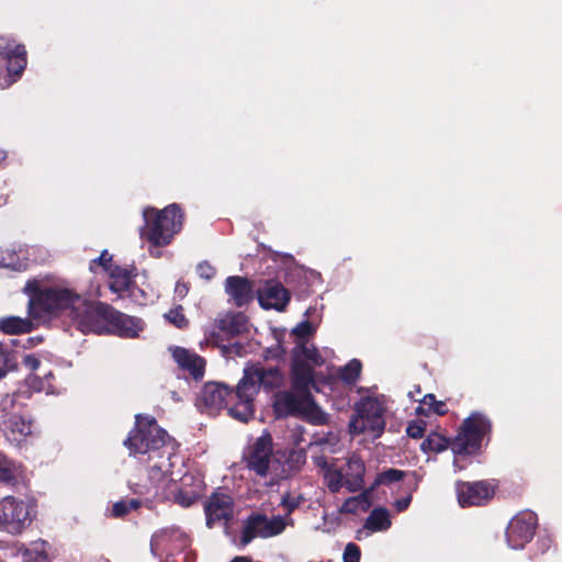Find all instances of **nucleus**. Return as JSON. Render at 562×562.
Here are the masks:
<instances>
[{
    "instance_id": "nucleus-1",
    "label": "nucleus",
    "mask_w": 562,
    "mask_h": 562,
    "mask_svg": "<svg viewBox=\"0 0 562 562\" xmlns=\"http://www.w3.org/2000/svg\"><path fill=\"white\" fill-rule=\"evenodd\" d=\"M30 315L40 318L44 313H65L83 333L114 334L123 338H136L145 328V322L130 316L103 303H92L65 285L37 288L27 283Z\"/></svg>"
},
{
    "instance_id": "nucleus-2",
    "label": "nucleus",
    "mask_w": 562,
    "mask_h": 562,
    "mask_svg": "<svg viewBox=\"0 0 562 562\" xmlns=\"http://www.w3.org/2000/svg\"><path fill=\"white\" fill-rule=\"evenodd\" d=\"M284 382V372L279 367H265L260 362L246 366L237 383V405L231 408L233 418L247 423L254 417V402L260 389L272 392L283 386Z\"/></svg>"
},
{
    "instance_id": "nucleus-3",
    "label": "nucleus",
    "mask_w": 562,
    "mask_h": 562,
    "mask_svg": "<svg viewBox=\"0 0 562 562\" xmlns=\"http://www.w3.org/2000/svg\"><path fill=\"white\" fill-rule=\"evenodd\" d=\"M492 431L490 417L481 412H472L463 419L451 440V450L454 454H481L491 440Z\"/></svg>"
},
{
    "instance_id": "nucleus-4",
    "label": "nucleus",
    "mask_w": 562,
    "mask_h": 562,
    "mask_svg": "<svg viewBox=\"0 0 562 562\" xmlns=\"http://www.w3.org/2000/svg\"><path fill=\"white\" fill-rule=\"evenodd\" d=\"M143 218L144 225L139 233L142 240L155 247L171 243L176 232V204H169L161 211L150 206L145 207Z\"/></svg>"
},
{
    "instance_id": "nucleus-5",
    "label": "nucleus",
    "mask_w": 562,
    "mask_h": 562,
    "mask_svg": "<svg viewBox=\"0 0 562 562\" xmlns=\"http://www.w3.org/2000/svg\"><path fill=\"white\" fill-rule=\"evenodd\" d=\"M169 436L153 416L137 414L135 427L130 431L124 445L133 453L145 454L164 447Z\"/></svg>"
},
{
    "instance_id": "nucleus-6",
    "label": "nucleus",
    "mask_w": 562,
    "mask_h": 562,
    "mask_svg": "<svg viewBox=\"0 0 562 562\" xmlns=\"http://www.w3.org/2000/svg\"><path fill=\"white\" fill-rule=\"evenodd\" d=\"M384 408L373 397L362 398L356 405V415L349 422V430L352 435L369 434L372 438L382 435L385 427L383 418Z\"/></svg>"
},
{
    "instance_id": "nucleus-7",
    "label": "nucleus",
    "mask_w": 562,
    "mask_h": 562,
    "mask_svg": "<svg viewBox=\"0 0 562 562\" xmlns=\"http://www.w3.org/2000/svg\"><path fill=\"white\" fill-rule=\"evenodd\" d=\"M34 517V506L24 499L7 496L0 501V530L10 535L22 533Z\"/></svg>"
},
{
    "instance_id": "nucleus-8",
    "label": "nucleus",
    "mask_w": 562,
    "mask_h": 562,
    "mask_svg": "<svg viewBox=\"0 0 562 562\" xmlns=\"http://www.w3.org/2000/svg\"><path fill=\"white\" fill-rule=\"evenodd\" d=\"M237 386L233 389L221 382L205 383L196 398L198 405L206 409L209 414H214L222 408H227L228 415L232 417L231 408L237 405Z\"/></svg>"
},
{
    "instance_id": "nucleus-9",
    "label": "nucleus",
    "mask_w": 562,
    "mask_h": 562,
    "mask_svg": "<svg viewBox=\"0 0 562 562\" xmlns=\"http://www.w3.org/2000/svg\"><path fill=\"white\" fill-rule=\"evenodd\" d=\"M315 407V402L311 393L289 391H278L273 395L272 408L277 418L289 416H299L308 413Z\"/></svg>"
},
{
    "instance_id": "nucleus-10",
    "label": "nucleus",
    "mask_w": 562,
    "mask_h": 562,
    "mask_svg": "<svg viewBox=\"0 0 562 562\" xmlns=\"http://www.w3.org/2000/svg\"><path fill=\"white\" fill-rule=\"evenodd\" d=\"M496 483L482 480L475 482H457L456 491L458 503L461 507L484 506L495 495Z\"/></svg>"
},
{
    "instance_id": "nucleus-11",
    "label": "nucleus",
    "mask_w": 562,
    "mask_h": 562,
    "mask_svg": "<svg viewBox=\"0 0 562 562\" xmlns=\"http://www.w3.org/2000/svg\"><path fill=\"white\" fill-rule=\"evenodd\" d=\"M537 525V515L531 510H522L514 516L506 528L509 547L513 549L524 548L533 538Z\"/></svg>"
},
{
    "instance_id": "nucleus-12",
    "label": "nucleus",
    "mask_w": 562,
    "mask_h": 562,
    "mask_svg": "<svg viewBox=\"0 0 562 562\" xmlns=\"http://www.w3.org/2000/svg\"><path fill=\"white\" fill-rule=\"evenodd\" d=\"M206 526L212 528L215 524H227L234 515V501L231 495L214 492L204 505Z\"/></svg>"
},
{
    "instance_id": "nucleus-13",
    "label": "nucleus",
    "mask_w": 562,
    "mask_h": 562,
    "mask_svg": "<svg viewBox=\"0 0 562 562\" xmlns=\"http://www.w3.org/2000/svg\"><path fill=\"white\" fill-rule=\"evenodd\" d=\"M257 299L263 310L283 312L291 300V293L281 282L266 280L263 286L257 290Z\"/></svg>"
},
{
    "instance_id": "nucleus-14",
    "label": "nucleus",
    "mask_w": 562,
    "mask_h": 562,
    "mask_svg": "<svg viewBox=\"0 0 562 562\" xmlns=\"http://www.w3.org/2000/svg\"><path fill=\"white\" fill-rule=\"evenodd\" d=\"M246 316L241 313H226L214 321V330L211 336L220 346L221 341L229 340L246 331Z\"/></svg>"
},
{
    "instance_id": "nucleus-15",
    "label": "nucleus",
    "mask_w": 562,
    "mask_h": 562,
    "mask_svg": "<svg viewBox=\"0 0 562 562\" xmlns=\"http://www.w3.org/2000/svg\"><path fill=\"white\" fill-rule=\"evenodd\" d=\"M205 484L199 471L187 472L178 480V504L189 507L204 493Z\"/></svg>"
},
{
    "instance_id": "nucleus-16",
    "label": "nucleus",
    "mask_w": 562,
    "mask_h": 562,
    "mask_svg": "<svg viewBox=\"0 0 562 562\" xmlns=\"http://www.w3.org/2000/svg\"><path fill=\"white\" fill-rule=\"evenodd\" d=\"M0 56L8 61L10 76L19 77L26 67V50L13 38L0 36Z\"/></svg>"
},
{
    "instance_id": "nucleus-17",
    "label": "nucleus",
    "mask_w": 562,
    "mask_h": 562,
    "mask_svg": "<svg viewBox=\"0 0 562 562\" xmlns=\"http://www.w3.org/2000/svg\"><path fill=\"white\" fill-rule=\"evenodd\" d=\"M225 292L237 307L248 305L255 296L254 282L246 277H227L225 280Z\"/></svg>"
},
{
    "instance_id": "nucleus-18",
    "label": "nucleus",
    "mask_w": 562,
    "mask_h": 562,
    "mask_svg": "<svg viewBox=\"0 0 562 562\" xmlns=\"http://www.w3.org/2000/svg\"><path fill=\"white\" fill-rule=\"evenodd\" d=\"M178 369L187 373L186 379L200 382L205 375L206 360L196 352L178 347Z\"/></svg>"
},
{
    "instance_id": "nucleus-19",
    "label": "nucleus",
    "mask_w": 562,
    "mask_h": 562,
    "mask_svg": "<svg viewBox=\"0 0 562 562\" xmlns=\"http://www.w3.org/2000/svg\"><path fill=\"white\" fill-rule=\"evenodd\" d=\"M314 384V368L297 355H292L291 362V387L295 392L311 393L310 387Z\"/></svg>"
},
{
    "instance_id": "nucleus-20",
    "label": "nucleus",
    "mask_w": 562,
    "mask_h": 562,
    "mask_svg": "<svg viewBox=\"0 0 562 562\" xmlns=\"http://www.w3.org/2000/svg\"><path fill=\"white\" fill-rule=\"evenodd\" d=\"M2 430L9 442L20 445L21 441L31 434V423L21 415L13 414L2 422Z\"/></svg>"
},
{
    "instance_id": "nucleus-21",
    "label": "nucleus",
    "mask_w": 562,
    "mask_h": 562,
    "mask_svg": "<svg viewBox=\"0 0 562 562\" xmlns=\"http://www.w3.org/2000/svg\"><path fill=\"white\" fill-rule=\"evenodd\" d=\"M30 261V249L26 247L0 248V268H9L15 271L25 270Z\"/></svg>"
},
{
    "instance_id": "nucleus-22",
    "label": "nucleus",
    "mask_w": 562,
    "mask_h": 562,
    "mask_svg": "<svg viewBox=\"0 0 562 562\" xmlns=\"http://www.w3.org/2000/svg\"><path fill=\"white\" fill-rule=\"evenodd\" d=\"M345 486L350 492H357L363 487V477L366 465L363 459H347L346 467L342 469Z\"/></svg>"
},
{
    "instance_id": "nucleus-23",
    "label": "nucleus",
    "mask_w": 562,
    "mask_h": 562,
    "mask_svg": "<svg viewBox=\"0 0 562 562\" xmlns=\"http://www.w3.org/2000/svg\"><path fill=\"white\" fill-rule=\"evenodd\" d=\"M132 270L115 266L109 272V286L117 297L125 299V294L134 283Z\"/></svg>"
},
{
    "instance_id": "nucleus-24",
    "label": "nucleus",
    "mask_w": 562,
    "mask_h": 562,
    "mask_svg": "<svg viewBox=\"0 0 562 562\" xmlns=\"http://www.w3.org/2000/svg\"><path fill=\"white\" fill-rule=\"evenodd\" d=\"M316 464L324 470V479L331 493H338L345 485L342 470L333 469L327 459H315Z\"/></svg>"
},
{
    "instance_id": "nucleus-25",
    "label": "nucleus",
    "mask_w": 562,
    "mask_h": 562,
    "mask_svg": "<svg viewBox=\"0 0 562 562\" xmlns=\"http://www.w3.org/2000/svg\"><path fill=\"white\" fill-rule=\"evenodd\" d=\"M172 543H173V531L171 529H162L153 536L151 542H150V550L157 557H161L164 553H166V555L168 558L170 555V553L168 552V549L171 548ZM166 562H176V561L167 559Z\"/></svg>"
},
{
    "instance_id": "nucleus-26",
    "label": "nucleus",
    "mask_w": 562,
    "mask_h": 562,
    "mask_svg": "<svg viewBox=\"0 0 562 562\" xmlns=\"http://www.w3.org/2000/svg\"><path fill=\"white\" fill-rule=\"evenodd\" d=\"M33 329V323L29 318L18 316H8L0 318V330L9 335L30 333Z\"/></svg>"
},
{
    "instance_id": "nucleus-27",
    "label": "nucleus",
    "mask_w": 562,
    "mask_h": 562,
    "mask_svg": "<svg viewBox=\"0 0 562 562\" xmlns=\"http://www.w3.org/2000/svg\"><path fill=\"white\" fill-rule=\"evenodd\" d=\"M391 525L389 510L384 507H376L368 516L364 527L371 531H385Z\"/></svg>"
},
{
    "instance_id": "nucleus-28",
    "label": "nucleus",
    "mask_w": 562,
    "mask_h": 562,
    "mask_svg": "<svg viewBox=\"0 0 562 562\" xmlns=\"http://www.w3.org/2000/svg\"><path fill=\"white\" fill-rule=\"evenodd\" d=\"M259 519L260 538L278 536L285 529V522L280 516L269 519L266 515L259 514Z\"/></svg>"
},
{
    "instance_id": "nucleus-29",
    "label": "nucleus",
    "mask_w": 562,
    "mask_h": 562,
    "mask_svg": "<svg viewBox=\"0 0 562 562\" xmlns=\"http://www.w3.org/2000/svg\"><path fill=\"white\" fill-rule=\"evenodd\" d=\"M272 452V436L268 430H263L262 435L250 446L248 457H273Z\"/></svg>"
},
{
    "instance_id": "nucleus-30",
    "label": "nucleus",
    "mask_w": 562,
    "mask_h": 562,
    "mask_svg": "<svg viewBox=\"0 0 562 562\" xmlns=\"http://www.w3.org/2000/svg\"><path fill=\"white\" fill-rule=\"evenodd\" d=\"M447 448L451 449V440L437 432L429 434L420 445V449L425 453H439Z\"/></svg>"
},
{
    "instance_id": "nucleus-31",
    "label": "nucleus",
    "mask_w": 562,
    "mask_h": 562,
    "mask_svg": "<svg viewBox=\"0 0 562 562\" xmlns=\"http://www.w3.org/2000/svg\"><path fill=\"white\" fill-rule=\"evenodd\" d=\"M417 414L428 415L435 413L439 416H443L448 413V407L445 402L438 401L436 395L428 393L422 400V405L416 408Z\"/></svg>"
},
{
    "instance_id": "nucleus-32",
    "label": "nucleus",
    "mask_w": 562,
    "mask_h": 562,
    "mask_svg": "<svg viewBox=\"0 0 562 562\" xmlns=\"http://www.w3.org/2000/svg\"><path fill=\"white\" fill-rule=\"evenodd\" d=\"M22 479V469L11 459H0V482L15 484Z\"/></svg>"
},
{
    "instance_id": "nucleus-33",
    "label": "nucleus",
    "mask_w": 562,
    "mask_h": 562,
    "mask_svg": "<svg viewBox=\"0 0 562 562\" xmlns=\"http://www.w3.org/2000/svg\"><path fill=\"white\" fill-rule=\"evenodd\" d=\"M259 522H261V520L259 519L258 513H252L247 517L244 524V528L241 530V546H247L256 537H260Z\"/></svg>"
},
{
    "instance_id": "nucleus-34",
    "label": "nucleus",
    "mask_w": 562,
    "mask_h": 562,
    "mask_svg": "<svg viewBox=\"0 0 562 562\" xmlns=\"http://www.w3.org/2000/svg\"><path fill=\"white\" fill-rule=\"evenodd\" d=\"M292 355H297L304 361H311L313 366H322L324 360L315 346H307L305 342L297 345Z\"/></svg>"
},
{
    "instance_id": "nucleus-35",
    "label": "nucleus",
    "mask_w": 562,
    "mask_h": 562,
    "mask_svg": "<svg viewBox=\"0 0 562 562\" xmlns=\"http://www.w3.org/2000/svg\"><path fill=\"white\" fill-rule=\"evenodd\" d=\"M18 366V353L8 346H0V379Z\"/></svg>"
},
{
    "instance_id": "nucleus-36",
    "label": "nucleus",
    "mask_w": 562,
    "mask_h": 562,
    "mask_svg": "<svg viewBox=\"0 0 562 562\" xmlns=\"http://www.w3.org/2000/svg\"><path fill=\"white\" fill-rule=\"evenodd\" d=\"M361 369V361L352 359L339 370V378L347 384H355L360 376Z\"/></svg>"
},
{
    "instance_id": "nucleus-37",
    "label": "nucleus",
    "mask_w": 562,
    "mask_h": 562,
    "mask_svg": "<svg viewBox=\"0 0 562 562\" xmlns=\"http://www.w3.org/2000/svg\"><path fill=\"white\" fill-rule=\"evenodd\" d=\"M405 475L406 473L402 470L387 469L376 475L372 486L368 491L371 493L379 485H389L398 482L403 480Z\"/></svg>"
},
{
    "instance_id": "nucleus-38",
    "label": "nucleus",
    "mask_w": 562,
    "mask_h": 562,
    "mask_svg": "<svg viewBox=\"0 0 562 562\" xmlns=\"http://www.w3.org/2000/svg\"><path fill=\"white\" fill-rule=\"evenodd\" d=\"M115 266L112 265V256L108 250H103L101 255L90 262V271L98 273L99 271L110 272Z\"/></svg>"
},
{
    "instance_id": "nucleus-39",
    "label": "nucleus",
    "mask_w": 562,
    "mask_h": 562,
    "mask_svg": "<svg viewBox=\"0 0 562 562\" xmlns=\"http://www.w3.org/2000/svg\"><path fill=\"white\" fill-rule=\"evenodd\" d=\"M125 297L138 305H145L151 301V295L147 293L146 289L138 286L135 282L125 294Z\"/></svg>"
},
{
    "instance_id": "nucleus-40",
    "label": "nucleus",
    "mask_w": 562,
    "mask_h": 562,
    "mask_svg": "<svg viewBox=\"0 0 562 562\" xmlns=\"http://www.w3.org/2000/svg\"><path fill=\"white\" fill-rule=\"evenodd\" d=\"M139 505L140 503L137 499L116 502L112 507V515L114 517H122L130 513V510L138 508Z\"/></svg>"
},
{
    "instance_id": "nucleus-41",
    "label": "nucleus",
    "mask_w": 562,
    "mask_h": 562,
    "mask_svg": "<svg viewBox=\"0 0 562 562\" xmlns=\"http://www.w3.org/2000/svg\"><path fill=\"white\" fill-rule=\"evenodd\" d=\"M303 497L301 495L293 496L289 492L284 493L281 498V505L288 514H292L296 508L300 507Z\"/></svg>"
},
{
    "instance_id": "nucleus-42",
    "label": "nucleus",
    "mask_w": 562,
    "mask_h": 562,
    "mask_svg": "<svg viewBox=\"0 0 562 562\" xmlns=\"http://www.w3.org/2000/svg\"><path fill=\"white\" fill-rule=\"evenodd\" d=\"M248 468L254 470L258 475L266 476L270 467L271 459H246Z\"/></svg>"
},
{
    "instance_id": "nucleus-43",
    "label": "nucleus",
    "mask_w": 562,
    "mask_h": 562,
    "mask_svg": "<svg viewBox=\"0 0 562 562\" xmlns=\"http://www.w3.org/2000/svg\"><path fill=\"white\" fill-rule=\"evenodd\" d=\"M361 550L358 544L353 542L347 543L342 554L344 562H360Z\"/></svg>"
},
{
    "instance_id": "nucleus-44",
    "label": "nucleus",
    "mask_w": 562,
    "mask_h": 562,
    "mask_svg": "<svg viewBox=\"0 0 562 562\" xmlns=\"http://www.w3.org/2000/svg\"><path fill=\"white\" fill-rule=\"evenodd\" d=\"M285 348L283 347L282 342L278 340L276 345L267 348L263 350V357L267 360H278L282 359L285 355Z\"/></svg>"
},
{
    "instance_id": "nucleus-45",
    "label": "nucleus",
    "mask_w": 562,
    "mask_h": 562,
    "mask_svg": "<svg viewBox=\"0 0 562 562\" xmlns=\"http://www.w3.org/2000/svg\"><path fill=\"white\" fill-rule=\"evenodd\" d=\"M370 494V491L366 490L363 493H361L359 496L357 497H349L347 498L341 508H340V512L344 513V514H352L356 512L357 509V503L359 499H367V497L369 496Z\"/></svg>"
},
{
    "instance_id": "nucleus-46",
    "label": "nucleus",
    "mask_w": 562,
    "mask_h": 562,
    "mask_svg": "<svg viewBox=\"0 0 562 562\" xmlns=\"http://www.w3.org/2000/svg\"><path fill=\"white\" fill-rule=\"evenodd\" d=\"M426 424L423 420L411 422L406 428L408 437L419 439L424 436Z\"/></svg>"
},
{
    "instance_id": "nucleus-47",
    "label": "nucleus",
    "mask_w": 562,
    "mask_h": 562,
    "mask_svg": "<svg viewBox=\"0 0 562 562\" xmlns=\"http://www.w3.org/2000/svg\"><path fill=\"white\" fill-rule=\"evenodd\" d=\"M314 333L313 325L308 321L299 323L293 329L292 334L300 339H305Z\"/></svg>"
},
{
    "instance_id": "nucleus-48",
    "label": "nucleus",
    "mask_w": 562,
    "mask_h": 562,
    "mask_svg": "<svg viewBox=\"0 0 562 562\" xmlns=\"http://www.w3.org/2000/svg\"><path fill=\"white\" fill-rule=\"evenodd\" d=\"M196 271L201 278L206 280L213 279L216 274V269L209 262L198 265Z\"/></svg>"
},
{
    "instance_id": "nucleus-49",
    "label": "nucleus",
    "mask_w": 562,
    "mask_h": 562,
    "mask_svg": "<svg viewBox=\"0 0 562 562\" xmlns=\"http://www.w3.org/2000/svg\"><path fill=\"white\" fill-rule=\"evenodd\" d=\"M26 384L29 387L35 392H41L45 390V381L37 375L31 374L26 379Z\"/></svg>"
},
{
    "instance_id": "nucleus-50",
    "label": "nucleus",
    "mask_w": 562,
    "mask_h": 562,
    "mask_svg": "<svg viewBox=\"0 0 562 562\" xmlns=\"http://www.w3.org/2000/svg\"><path fill=\"white\" fill-rule=\"evenodd\" d=\"M221 348L223 350V353L225 355H236L241 356V352L244 350V346L240 342H233L228 345H221Z\"/></svg>"
},
{
    "instance_id": "nucleus-51",
    "label": "nucleus",
    "mask_w": 562,
    "mask_h": 562,
    "mask_svg": "<svg viewBox=\"0 0 562 562\" xmlns=\"http://www.w3.org/2000/svg\"><path fill=\"white\" fill-rule=\"evenodd\" d=\"M22 362L31 371L37 370L41 366V361L35 355L23 356Z\"/></svg>"
},
{
    "instance_id": "nucleus-52",
    "label": "nucleus",
    "mask_w": 562,
    "mask_h": 562,
    "mask_svg": "<svg viewBox=\"0 0 562 562\" xmlns=\"http://www.w3.org/2000/svg\"><path fill=\"white\" fill-rule=\"evenodd\" d=\"M411 502H412V495L408 494L405 497L396 499L394 502L393 506H394V508L396 509L397 513H402V512H404V510H406L408 508V506L411 505Z\"/></svg>"
},
{
    "instance_id": "nucleus-53",
    "label": "nucleus",
    "mask_w": 562,
    "mask_h": 562,
    "mask_svg": "<svg viewBox=\"0 0 562 562\" xmlns=\"http://www.w3.org/2000/svg\"><path fill=\"white\" fill-rule=\"evenodd\" d=\"M182 310L181 305H178V328H186L189 325V321L180 313Z\"/></svg>"
},
{
    "instance_id": "nucleus-54",
    "label": "nucleus",
    "mask_w": 562,
    "mask_h": 562,
    "mask_svg": "<svg viewBox=\"0 0 562 562\" xmlns=\"http://www.w3.org/2000/svg\"><path fill=\"white\" fill-rule=\"evenodd\" d=\"M165 318L176 325V312L173 310H170L168 313L165 314Z\"/></svg>"
},
{
    "instance_id": "nucleus-55",
    "label": "nucleus",
    "mask_w": 562,
    "mask_h": 562,
    "mask_svg": "<svg viewBox=\"0 0 562 562\" xmlns=\"http://www.w3.org/2000/svg\"><path fill=\"white\" fill-rule=\"evenodd\" d=\"M177 212H178V233H179L180 229H181L182 217H183L184 214H183V212H182V210L180 209L179 205H178Z\"/></svg>"
},
{
    "instance_id": "nucleus-56",
    "label": "nucleus",
    "mask_w": 562,
    "mask_h": 562,
    "mask_svg": "<svg viewBox=\"0 0 562 562\" xmlns=\"http://www.w3.org/2000/svg\"><path fill=\"white\" fill-rule=\"evenodd\" d=\"M231 562H254L248 557H235Z\"/></svg>"
},
{
    "instance_id": "nucleus-57",
    "label": "nucleus",
    "mask_w": 562,
    "mask_h": 562,
    "mask_svg": "<svg viewBox=\"0 0 562 562\" xmlns=\"http://www.w3.org/2000/svg\"><path fill=\"white\" fill-rule=\"evenodd\" d=\"M188 293V288L186 284H180L178 282V295H182V294H187Z\"/></svg>"
},
{
    "instance_id": "nucleus-58",
    "label": "nucleus",
    "mask_w": 562,
    "mask_h": 562,
    "mask_svg": "<svg viewBox=\"0 0 562 562\" xmlns=\"http://www.w3.org/2000/svg\"><path fill=\"white\" fill-rule=\"evenodd\" d=\"M45 560H46V554L43 553V552H37L35 561L36 562H44Z\"/></svg>"
},
{
    "instance_id": "nucleus-59",
    "label": "nucleus",
    "mask_w": 562,
    "mask_h": 562,
    "mask_svg": "<svg viewBox=\"0 0 562 562\" xmlns=\"http://www.w3.org/2000/svg\"><path fill=\"white\" fill-rule=\"evenodd\" d=\"M168 350L171 353L172 358L176 359V347L170 346Z\"/></svg>"
},
{
    "instance_id": "nucleus-60",
    "label": "nucleus",
    "mask_w": 562,
    "mask_h": 562,
    "mask_svg": "<svg viewBox=\"0 0 562 562\" xmlns=\"http://www.w3.org/2000/svg\"><path fill=\"white\" fill-rule=\"evenodd\" d=\"M23 558L27 559V557L31 554V551L29 549H25L22 551Z\"/></svg>"
},
{
    "instance_id": "nucleus-61",
    "label": "nucleus",
    "mask_w": 562,
    "mask_h": 562,
    "mask_svg": "<svg viewBox=\"0 0 562 562\" xmlns=\"http://www.w3.org/2000/svg\"><path fill=\"white\" fill-rule=\"evenodd\" d=\"M8 403H12V398L10 396H8L4 401H3V404L7 405Z\"/></svg>"
},
{
    "instance_id": "nucleus-62",
    "label": "nucleus",
    "mask_w": 562,
    "mask_h": 562,
    "mask_svg": "<svg viewBox=\"0 0 562 562\" xmlns=\"http://www.w3.org/2000/svg\"><path fill=\"white\" fill-rule=\"evenodd\" d=\"M151 476L155 477L156 476V472L155 470H151Z\"/></svg>"
}]
</instances>
